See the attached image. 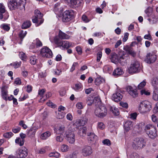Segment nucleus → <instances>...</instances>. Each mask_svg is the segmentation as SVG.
Wrapping results in <instances>:
<instances>
[{"mask_svg":"<svg viewBox=\"0 0 158 158\" xmlns=\"http://www.w3.org/2000/svg\"><path fill=\"white\" fill-rule=\"evenodd\" d=\"M27 0H19L17 2L16 0H8V7L10 10H15L16 9L25 10V6Z\"/></svg>","mask_w":158,"mask_h":158,"instance_id":"obj_1","label":"nucleus"},{"mask_svg":"<svg viewBox=\"0 0 158 158\" xmlns=\"http://www.w3.org/2000/svg\"><path fill=\"white\" fill-rule=\"evenodd\" d=\"M152 108L151 103L145 100L140 103L139 106L138 110L140 114H143L149 112Z\"/></svg>","mask_w":158,"mask_h":158,"instance_id":"obj_2","label":"nucleus"},{"mask_svg":"<svg viewBox=\"0 0 158 158\" xmlns=\"http://www.w3.org/2000/svg\"><path fill=\"white\" fill-rule=\"evenodd\" d=\"M94 113L96 116L102 118L106 115L107 110L104 106L101 105L95 109Z\"/></svg>","mask_w":158,"mask_h":158,"instance_id":"obj_3","label":"nucleus"},{"mask_svg":"<svg viewBox=\"0 0 158 158\" xmlns=\"http://www.w3.org/2000/svg\"><path fill=\"white\" fill-rule=\"evenodd\" d=\"M54 40L55 43L58 46H61L63 48L67 49L72 47L73 45L72 42L66 41H63L57 36L54 38Z\"/></svg>","mask_w":158,"mask_h":158,"instance_id":"obj_4","label":"nucleus"},{"mask_svg":"<svg viewBox=\"0 0 158 158\" xmlns=\"http://www.w3.org/2000/svg\"><path fill=\"white\" fill-rule=\"evenodd\" d=\"M145 144V143L142 138H136L133 141L132 146L134 148L137 149L142 148Z\"/></svg>","mask_w":158,"mask_h":158,"instance_id":"obj_5","label":"nucleus"},{"mask_svg":"<svg viewBox=\"0 0 158 158\" xmlns=\"http://www.w3.org/2000/svg\"><path fill=\"white\" fill-rule=\"evenodd\" d=\"M74 15V12L72 10H66L63 14L62 20L64 22H69L70 21Z\"/></svg>","mask_w":158,"mask_h":158,"instance_id":"obj_6","label":"nucleus"},{"mask_svg":"<svg viewBox=\"0 0 158 158\" xmlns=\"http://www.w3.org/2000/svg\"><path fill=\"white\" fill-rule=\"evenodd\" d=\"M40 54L43 57L51 58L52 57L53 54L51 50L48 47H45L41 50Z\"/></svg>","mask_w":158,"mask_h":158,"instance_id":"obj_7","label":"nucleus"},{"mask_svg":"<svg viewBox=\"0 0 158 158\" xmlns=\"http://www.w3.org/2000/svg\"><path fill=\"white\" fill-rule=\"evenodd\" d=\"M88 118L84 117L81 119L76 120V122L71 126V128H73L74 130L77 129L79 127L85 125L87 122Z\"/></svg>","mask_w":158,"mask_h":158,"instance_id":"obj_8","label":"nucleus"},{"mask_svg":"<svg viewBox=\"0 0 158 158\" xmlns=\"http://www.w3.org/2000/svg\"><path fill=\"white\" fill-rule=\"evenodd\" d=\"M139 63L135 61L132 64L129 68L128 72L130 73H136L139 72L140 69Z\"/></svg>","mask_w":158,"mask_h":158,"instance_id":"obj_9","label":"nucleus"},{"mask_svg":"<svg viewBox=\"0 0 158 158\" xmlns=\"http://www.w3.org/2000/svg\"><path fill=\"white\" fill-rule=\"evenodd\" d=\"M75 129L74 130L73 128H71L70 130L71 131H68L65 133L66 136L67 138V141L70 143H73L75 141V135L74 132Z\"/></svg>","mask_w":158,"mask_h":158,"instance_id":"obj_10","label":"nucleus"},{"mask_svg":"<svg viewBox=\"0 0 158 158\" xmlns=\"http://www.w3.org/2000/svg\"><path fill=\"white\" fill-rule=\"evenodd\" d=\"M43 16L42 14H41L40 11L38 10H36L35 11V16L32 19L33 23H38L40 22V24L42 23L43 21L42 19L40 20Z\"/></svg>","mask_w":158,"mask_h":158,"instance_id":"obj_11","label":"nucleus"},{"mask_svg":"<svg viewBox=\"0 0 158 158\" xmlns=\"http://www.w3.org/2000/svg\"><path fill=\"white\" fill-rule=\"evenodd\" d=\"M156 59V56L154 53L149 52L146 56L145 61L148 64H151L155 62Z\"/></svg>","mask_w":158,"mask_h":158,"instance_id":"obj_12","label":"nucleus"},{"mask_svg":"<svg viewBox=\"0 0 158 158\" xmlns=\"http://www.w3.org/2000/svg\"><path fill=\"white\" fill-rule=\"evenodd\" d=\"M16 153L17 158H25L27 155V149L25 148L19 149L16 151Z\"/></svg>","mask_w":158,"mask_h":158,"instance_id":"obj_13","label":"nucleus"},{"mask_svg":"<svg viewBox=\"0 0 158 158\" xmlns=\"http://www.w3.org/2000/svg\"><path fill=\"white\" fill-rule=\"evenodd\" d=\"M81 152L82 155L84 156H89L93 152L91 147L88 145L84 146L82 149Z\"/></svg>","mask_w":158,"mask_h":158,"instance_id":"obj_14","label":"nucleus"},{"mask_svg":"<svg viewBox=\"0 0 158 158\" xmlns=\"http://www.w3.org/2000/svg\"><path fill=\"white\" fill-rule=\"evenodd\" d=\"M127 91L129 94L133 98L137 97L138 93L136 89L131 86H128L127 88Z\"/></svg>","mask_w":158,"mask_h":158,"instance_id":"obj_15","label":"nucleus"},{"mask_svg":"<svg viewBox=\"0 0 158 158\" xmlns=\"http://www.w3.org/2000/svg\"><path fill=\"white\" fill-rule=\"evenodd\" d=\"M88 140L90 143H94L96 142L98 139V137L94 133H90L88 134Z\"/></svg>","mask_w":158,"mask_h":158,"instance_id":"obj_16","label":"nucleus"},{"mask_svg":"<svg viewBox=\"0 0 158 158\" xmlns=\"http://www.w3.org/2000/svg\"><path fill=\"white\" fill-rule=\"evenodd\" d=\"M123 96L119 93L117 92L113 94L112 97V99L115 102H118L121 101Z\"/></svg>","mask_w":158,"mask_h":158,"instance_id":"obj_17","label":"nucleus"},{"mask_svg":"<svg viewBox=\"0 0 158 158\" xmlns=\"http://www.w3.org/2000/svg\"><path fill=\"white\" fill-rule=\"evenodd\" d=\"M123 73V71L121 68L118 67L114 70L112 74L114 76L117 77L122 75Z\"/></svg>","mask_w":158,"mask_h":158,"instance_id":"obj_18","label":"nucleus"},{"mask_svg":"<svg viewBox=\"0 0 158 158\" xmlns=\"http://www.w3.org/2000/svg\"><path fill=\"white\" fill-rule=\"evenodd\" d=\"M151 84L154 89H158V78L153 77L151 80Z\"/></svg>","mask_w":158,"mask_h":158,"instance_id":"obj_19","label":"nucleus"},{"mask_svg":"<svg viewBox=\"0 0 158 158\" xmlns=\"http://www.w3.org/2000/svg\"><path fill=\"white\" fill-rule=\"evenodd\" d=\"M147 134L148 135L150 138L151 139H154L156 136V131L155 129H153L147 132Z\"/></svg>","mask_w":158,"mask_h":158,"instance_id":"obj_20","label":"nucleus"},{"mask_svg":"<svg viewBox=\"0 0 158 158\" xmlns=\"http://www.w3.org/2000/svg\"><path fill=\"white\" fill-rule=\"evenodd\" d=\"M132 122L131 121H127L124 125L125 130L127 131H129L132 127Z\"/></svg>","mask_w":158,"mask_h":158,"instance_id":"obj_21","label":"nucleus"},{"mask_svg":"<svg viewBox=\"0 0 158 158\" xmlns=\"http://www.w3.org/2000/svg\"><path fill=\"white\" fill-rule=\"evenodd\" d=\"M59 39H68L70 38V36L64 33L63 32L61 31L60 30L59 32Z\"/></svg>","mask_w":158,"mask_h":158,"instance_id":"obj_22","label":"nucleus"},{"mask_svg":"<svg viewBox=\"0 0 158 158\" xmlns=\"http://www.w3.org/2000/svg\"><path fill=\"white\" fill-rule=\"evenodd\" d=\"M87 128L85 127H81L78 132V134L81 137L84 136L86 134Z\"/></svg>","mask_w":158,"mask_h":158,"instance_id":"obj_23","label":"nucleus"},{"mask_svg":"<svg viewBox=\"0 0 158 158\" xmlns=\"http://www.w3.org/2000/svg\"><path fill=\"white\" fill-rule=\"evenodd\" d=\"M119 57L115 53H114L111 56L110 60L112 62L115 64H117L119 61Z\"/></svg>","mask_w":158,"mask_h":158,"instance_id":"obj_24","label":"nucleus"},{"mask_svg":"<svg viewBox=\"0 0 158 158\" xmlns=\"http://www.w3.org/2000/svg\"><path fill=\"white\" fill-rule=\"evenodd\" d=\"M125 50L129 54L133 56H134L136 55V52L134 51L132 48L130 47L127 46L125 48Z\"/></svg>","mask_w":158,"mask_h":158,"instance_id":"obj_25","label":"nucleus"},{"mask_svg":"<svg viewBox=\"0 0 158 158\" xmlns=\"http://www.w3.org/2000/svg\"><path fill=\"white\" fill-rule=\"evenodd\" d=\"M36 130L35 127H32L27 132V135L29 137H33L35 135Z\"/></svg>","mask_w":158,"mask_h":158,"instance_id":"obj_26","label":"nucleus"},{"mask_svg":"<svg viewBox=\"0 0 158 158\" xmlns=\"http://www.w3.org/2000/svg\"><path fill=\"white\" fill-rule=\"evenodd\" d=\"M2 98L5 100L6 99L7 96V91L6 86H4L2 87Z\"/></svg>","mask_w":158,"mask_h":158,"instance_id":"obj_27","label":"nucleus"},{"mask_svg":"<svg viewBox=\"0 0 158 158\" xmlns=\"http://www.w3.org/2000/svg\"><path fill=\"white\" fill-rule=\"evenodd\" d=\"M110 110L112 111L115 115H118L119 114V112L118 108L114 106H111Z\"/></svg>","mask_w":158,"mask_h":158,"instance_id":"obj_28","label":"nucleus"},{"mask_svg":"<svg viewBox=\"0 0 158 158\" xmlns=\"http://www.w3.org/2000/svg\"><path fill=\"white\" fill-rule=\"evenodd\" d=\"M9 16L7 12L6 11L3 13H0V19L2 20L3 21L6 20Z\"/></svg>","mask_w":158,"mask_h":158,"instance_id":"obj_29","label":"nucleus"},{"mask_svg":"<svg viewBox=\"0 0 158 158\" xmlns=\"http://www.w3.org/2000/svg\"><path fill=\"white\" fill-rule=\"evenodd\" d=\"M51 133L49 131H47L42 134L41 135V138L44 140L47 139L50 136Z\"/></svg>","mask_w":158,"mask_h":158,"instance_id":"obj_30","label":"nucleus"},{"mask_svg":"<svg viewBox=\"0 0 158 158\" xmlns=\"http://www.w3.org/2000/svg\"><path fill=\"white\" fill-rule=\"evenodd\" d=\"M105 82L104 80L100 77H97L94 81V83L97 85H99L101 83Z\"/></svg>","mask_w":158,"mask_h":158,"instance_id":"obj_31","label":"nucleus"},{"mask_svg":"<svg viewBox=\"0 0 158 158\" xmlns=\"http://www.w3.org/2000/svg\"><path fill=\"white\" fill-rule=\"evenodd\" d=\"M118 62L122 65H124L127 63L125 57L124 56L119 57Z\"/></svg>","mask_w":158,"mask_h":158,"instance_id":"obj_32","label":"nucleus"},{"mask_svg":"<svg viewBox=\"0 0 158 158\" xmlns=\"http://www.w3.org/2000/svg\"><path fill=\"white\" fill-rule=\"evenodd\" d=\"M60 154L57 152H53L50 153L48 154L50 157H54L56 158H58L60 157Z\"/></svg>","mask_w":158,"mask_h":158,"instance_id":"obj_33","label":"nucleus"},{"mask_svg":"<svg viewBox=\"0 0 158 158\" xmlns=\"http://www.w3.org/2000/svg\"><path fill=\"white\" fill-rule=\"evenodd\" d=\"M78 153L76 152H74L71 154L67 155L65 158H77Z\"/></svg>","mask_w":158,"mask_h":158,"instance_id":"obj_34","label":"nucleus"},{"mask_svg":"<svg viewBox=\"0 0 158 158\" xmlns=\"http://www.w3.org/2000/svg\"><path fill=\"white\" fill-rule=\"evenodd\" d=\"M34 44H35L36 48L40 47L42 46V43L41 42L38 38H37L35 40H34Z\"/></svg>","mask_w":158,"mask_h":158,"instance_id":"obj_35","label":"nucleus"},{"mask_svg":"<svg viewBox=\"0 0 158 158\" xmlns=\"http://www.w3.org/2000/svg\"><path fill=\"white\" fill-rule=\"evenodd\" d=\"M31 22L29 21L25 22L22 25V28L23 29L29 27L31 25Z\"/></svg>","mask_w":158,"mask_h":158,"instance_id":"obj_36","label":"nucleus"},{"mask_svg":"<svg viewBox=\"0 0 158 158\" xmlns=\"http://www.w3.org/2000/svg\"><path fill=\"white\" fill-rule=\"evenodd\" d=\"M64 125H61L57 128L56 133L58 134H62L64 133Z\"/></svg>","mask_w":158,"mask_h":158,"instance_id":"obj_37","label":"nucleus"},{"mask_svg":"<svg viewBox=\"0 0 158 158\" xmlns=\"http://www.w3.org/2000/svg\"><path fill=\"white\" fill-rule=\"evenodd\" d=\"M154 89V92L153 94V99L155 101L158 100V89Z\"/></svg>","mask_w":158,"mask_h":158,"instance_id":"obj_38","label":"nucleus"},{"mask_svg":"<svg viewBox=\"0 0 158 158\" xmlns=\"http://www.w3.org/2000/svg\"><path fill=\"white\" fill-rule=\"evenodd\" d=\"M0 27L2 29L6 31H8L10 28V25L5 23L1 24L0 26Z\"/></svg>","mask_w":158,"mask_h":158,"instance_id":"obj_39","label":"nucleus"},{"mask_svg":"<svg viewBox=\"0 0 158 158\" xmlns=\"http://www.w3.org/2000/svg\"><path fill=\"white\" fill-rule=\"evenodd\" d=\"M15 142L16 143L18 144L20 146H22L24 144V140L19 138L15 139Z\"/></svg>","mask_w":158,"mask_h":158,"instance_id":"obj_40","label":"nucleus"},{"mask_svg":"<svg viewBox=\"0 0 158 158\" xmlns=\"http://www.w3.org/2000/svg\"><path fill=\"white\" fill-rule=\"evenodd\" d=\"M146 81L145 79L143 80L142 82H140L138 85V88L139 89H142L146 85Z\"/></svg>","mask_w":158,"mask_h":158,"instance_id":"obj_41","label":"nucleus"},{"mask_svg":"<svg viewBox=\"0 0 158 158\" xmlns=\"http://www.w3.org/2000/svg\"><path fill=\"white\" fill-rule=\"evenodd\" d=\"M60 4L59 3H57L55 4L54 7V11L56 14H58L60 12V11L61 10H59Z\"/></svg>","mask_w":158,"mask_h":158,"instance_id":"obj_42","label":"nucleus"},{"mask_svg":"<svg viewBox=\"0 0 158 158\" xmlns=\"http://www.w3.org/2000/svg\"><path fill=\"white\" fill-rule=\"evenodd\" d=\"M69 147L66 144H63L61 146V151L63 152H66L69 150Z\"/></svg>","mask_w":158,"mask_h":158,"instance_id":"obj_43","label":"nucleus"},{"mask_svg":"<svg viewBox=\"0 0 158 158\" xmlns=\"http://www.w3.org/2000/svg\"><path fill=\"white\" fill-rule=\"evenodd\" d=\"M36 61V57L35 56H31L30 58V61L31 64H35Z\"/></svg>","mask_w":158,"mask_h":158,"instance_id":"obj_44","label":"nucleus"},{"mask_svg":"<svg viewBox=\"0 0 158 158\" xmlns=\"http://www.w3.org/2000/svg\"><path fill=\"white\" fill-rule=\"evenodd\" d=\"M86 101L87 104L89 106H90L93 102V98L90 96H88Z\"/></svg>","mask_w":158,"mask_h":158,"instance_id":"obj_45","label":"nucleus"},{"mask_svg":"<svg viewBox=\"0 0 158 158\" xmlns=\"http://www.w3.org/2000/svg\"><path fill=\"white\" fill-rule=\"evenodd\" d=\"M27 34V32L26 31L22 30L20 31L19 36L21 39H23L26 36Z\"/></svg>","mask_w":158,"mask_h":158,"instance_id":"obj_46","label":"nucleus"},{"mask_svg":"<svg viewBox=\"0 0 158 158\" xmlns=\"http://www.w3.org/2000/svg\"><path fill=\"white\" fill-rule=\"evenodd\" d=\"M19 57L22 60H25L26 58V56L25 54L23 52H20L19 53Z\"/></svg>","mask_w":158,"mask_h":158,"instance_id":"obj_47","label":"nucleus"},{"mask_svg":"<svg viewBox=\"0 0 158 158\" xmlns=\"http://www.w3.org/2000/svg\"><path fill=\"white\" fill-rule=\"evenodd\" d=\"M152 128V125L150 124H147L143 128V129L147 133V132H148V130H149L151 128Z\"/></svg>","mask_w":158,"mask_h":158,"instance_id":"obj_48","label":"nucleus"},{"mask_svg":"<svg viewBox=\"0 0 158 158\" xmlns=\"http://www.w3.org/2000/svg\"><path fill=\"white\" fill-rule=\"evenodd\" d=\"M13 134L11 132H7L3 134V136L6 138H10L13 135Z\"/></svg>","mask_w":158,"mask_h":158,"instance_id":"obj_49","label":"nucleus"},{"mask_svg":"<svg viewBox=\"0 0 158 158\" xmlns=\"http://www.w3.org/2000/svg\"><path fill=\"white\" fill-rule=\"evenodd\" d=\"M45 92V90L44 89H43L39 90L38 92V95L40 96L41 99L43 98V95Z\"/></svg>","mask_w":158,"mask_h":158,"instance_id":"obj_50","label":"nucleus"},{"mask_svg":"<svg viewBox=\"0 0 158 158\" xmlns=\"http://www.w3.org/2000/svg\"><path fill=\"white\" fill-rule=\"evenodd\" d=\"M102 143L104 145H106L107 146H110L111 144L110 141L108 139H106L103 140L102 141Z\"/></svg>","mask_w":158,"mask_h":158,"instance_id":"obj_51","label":"nucleus"},{"mask_svg":"<svg viewBox=\"0 0 158 158\" xmlns=\"http://www.w3.org/2000/svg\"><path fill=\"white\" fill-rule=\"evenodd\" d=\"M6 11L5 6L2 4L0 3V13H3Z\"/></svg>","mask_w":158,"mask_h":158,"instance_id":"obj_52","label":"nucleus"},{"mask_svg":"<svg viewBox=\"0 0 158 158\" xmlns=\"http://www.w3.org/2000/svg\"><path fill=\"white\" fill-rule=\"evenodd\" d=\"M64 139V137L62 135L57 136L56 137V140L57 142H62Z\"/></svg>","mask_w":158,"mask_h":158,"instance_id":"obj_53","label":"nucleus"},{"mask_svg":"<svg viewBox=\"0 0 158 158\" xmlns=\"http://www.w3.org/2000/svg\"><path fill=\"white\" fill-rule=\"evenodd\" d=\"M103 34H105L104 32L102 33L101 32H96L93 34V36L95 37H102L103 36Z\"/></svg>","mask_w":158,"mask_h":158,"instance_id":"obj_54","label":"nucleus"},{"mask_svg":"<svg viewBox=\"0 0 158 158\" xmlns=\"http://www.w3.org/2000/svg\"><path fill=\"white\" fill-rule=\"evenodd\" d=\"M82 21L85 23H88L90 21L87 17L85 15L82 16Z\"/></svg>","mask_w":158,"mask_h":158,"instance_id":"obj_55","label":"nucleus"},{"mask_svg":"<svg viewBox=\"0 0 158 158\" xmlns=\"http://www.w3.org/2000/svg\"><path fill=\"white\" fill-rule=\"evenodd\" d=\"M21 128L20 127H13L12 129V131L15 133H16L19 132Z\"/></svg>","mask_w":158,"mask_h":158,"instance_id":"obj_56","label":"nucleus"},{"mask_svg":"<svg viewBox=\"0 0 158 158\" xmlns=\"http://www.w3.org/2000/svg\"><path fill=\"white\" fill-rule=\"evenodd\" d=\"M76 50L78 54L79 55H81L82 54V49L80 46H77L76 47Z\"/></svg>","mask_w":158,"mask_h":158,"instance_id":"obj_57","label":"nucleus"},{"mask_svg":"<svg viewBox=\"0 0 158 158\" xmlns=\"http://www.w3.org/2000/svg\"><path fill=\"white\" fill-rule=\"evenodd\" d=\"M105 126L103 123L99 122L98 123V127L101 129H103L105 128Z\"/></svg>","mask_w":158,"mask_h":158,"instance_id":"obj_58","label":"nucleus"},{"mask_svg":"<svg viewBox=\"0 0 158 158\" xmlns=\"http://www.w3.org/2000/svg\"><path fill=\"white\" fill-rule=\"evenodd\" d=\"M102 53L101 52H99L97 54V60L98 62H99L101 59L102 56Z\"/></svg>","mask_w":158,"mask_h":158,"instance_id":"obj_59","label":"nucleus"},{"mask_svg":"<svg viewBox=\"0 0 158 158\" xmlns=\"http://www.w3.org/2000/svg\"><path fill=\"white\" fill-rule=\"evenodd\" d=\"M137 115V114L135 112L131 113L130 115V118L133 120L135 119Z\"/></svg>","mask_w":158,"mask_h":158,"instance_id":"obj_60","label":"nucleus"},{"mask_svg":"<svg viewBox=\"0 0 158 158\" xmlns=\"http://www.w3.org/2000/svg\"><path fill=\"white\" fill-rule=\"evenodd\" d=\"M59 93L61 96H64L66 94V91L65 89L64 88H61L59 91Z\"/></svg>","mask_w":158,"mask_h":158,"instance_id":"obj_61","label":"nucleus"},{"mask_svg":"<svg viewBox=\"0 0 158 158\" xmlns=\"http://www.w3.org/2000/svg\"><path fill=\"white\" fill-rule=\"evenodd\" d=\"M76 107L77 108L79 109H81L83 108L82 106V103L81 102H78L76 104Z\"/></svg>","mask_w":158,"mask_h":158,"instance_id":"obj_62","label":"nucleus"},{"mask_svg":"<svg viewBox=\"0 0 158 158\" xmlns=\"http://www.w3.org/2000/svg\"><path fill=\"white\" fill-rule=\"evenodd\" d=\"M21 63V62H16L13 64V65L15 68H17L20 66Z\"/></svg>","mask_w":158,"mask_h":158,"instance_id":"obj_63","label":"nucleus"},{"mask_svg":"<svg viewBox=\"0 0 158 158\" xmlns=\"http://www.w3.org/2000/svg\"><path fill=\"white\" fill-rule=\"evenodd\" d=\"M141 94L142 95L144 94L147 95H150V93L148 91H146L144 89H142L141 91Z\"/></svg>","mask_w":158,"mask_h":158,"instance_id":"obj_64","label":"nucleus"}]
</instances>
